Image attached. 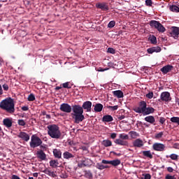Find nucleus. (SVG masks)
<instances>
[{"label":"nucleus","mask_w":179,"mask_h":179,"mask_svg":"<svg viewBox=\"0 0 179 179\" xmlns=\"http://www.w3.org/2000/svg\"><path fill=\"white\" fill-rule=\"evenodd\" d=\"M155 110L152 107H148L146 101H141L138 103L137 113H155Z\"/></svg>","instance_id":"7ed1b4c3"},{"label":"nucleus","mask_w":179,"mask_h":179,"mask_svg":"<svg viewBox=\"0 0 179 179\" xmlns=\"http://www.w3.org/2000/svg\"><path fill=\"white\" fill-rule=\"evenodd\" d=\"M53 156H55V159H62V152H61V150L55 148L53 150Z\"/></svg>","instance_id":"aec40b11"},{"label":"nucleus","mask_w":179,"mask_h":179,"mask_svg":"<svg viewBox=\"0 0 179 179\" xmlns=\"http://www.w3.org/2000/svg\"><path fill=\"white\" fill-rule=\"evenodd\" d=\"M0 108L7 113H15V101L9 97L2 100L0 103Z\"/></svg>","instance_id":"f257e3e1"},{"label":"nucleus","mask_w":179,"mask_h":179,"mask_svg":"<svg viewBox=\"0 0 179 179\" xmlns=\"http://www.w3.org/2000/svg\"><path fill=\"white\" fill-rule=\"evenodd\" d=\"M148 40L149 41H150L151 44H157V38H156V36H155V35L150 36Z\"/></svg>","instance_id":"7c9ffc66"},{"label":"nucleus","mask_w":179,"mask_h":179,"mask_svg":"<svg viewBox=\"0 0 179 179\" xmlns=\"http://www.w3.org/2000/svg\"><path fill=\"white\" fill-rule=\"evenodd\" d=\"M113 94L115 97H117V99H122V97H124V92H122V91L120 90L113 91Z\"/></svg>","instance_id":"412c9836"},{"label":"nucleus","mask_w":179,"mask_h":179,"mask_svg":"<svg viewBox=\"0 0 179 179\" xmlns=\"http://www.w3.org/2000/svg\"><path fill=\"white\" fill-rule=\"evenodd\" d=\"M167 171H169V173H173L174 171V169L172 167L169 166L167 168Z\"/></svg>","instance_id":"052dcab7"},{"label":"nucleus","mask_w":179,"mask_h":179,"mask_svg":"<svg viewBox=\"0 0 179 179\" xmlns=\"http://www.w3.org/2000/svg\"><path fill=\"white\" fill-rule=\"evenodd\" d=\"M110 153H113V155H115V156H121V153H117V152H114V151H112V152H110Z\"/></svg>","instance_id":"e2e57ef3"},{"label":"nucleus","mask_w":179,"mask_h":179,"mask_svg":"<svg viewBox=\"0 0 179 179\" xmlns=\"http://www.w3.org/2000/svg\"><path fill=\"white\" fill-rule=\"evenodd\" d=\"M40 146V149H41V150H44V149H45V146H44V145H39Z\"/></svg>","instance_id":"0e129e2a"},{"label":"nucleus","mask_w":179,"mask_h":179,"mask_svg":"<svg viewBox=\"0 0 179 179\" xmlns=\"http://www.w3.org/2000/svg\"><path fill=\"white\" fill-rule=\"evenodd\" d=\"M36 100V96H34V94H30L28 96V101H34Z\"/></svg>","instance_id":"a19ab883"},{"label":"nucleus","mask_w":179,"mask_h":179,"mask_svg":"<svg viewBox=\"0 0 179 179\" xmlns=\"http://www.w3.org/2000/svg\"><path fill=\"white\" fill-rule=\"evenodd\" d=\"M110 164L114 166V167H117V166H120L121 164V160L120 159H114L110 161Z\"/></svg>","instance_id":"f704fd0d"},{"label":"nucleus","mask_w":179,"mask_h":179,"mask_svg":"<svg viewBox=\"0 0 179 179\" xmlns=\"http://www.w3.org/2000/svg\"><path fill=\"white\" fill-rule=\"evenodd\" d=\"M108 52H109L110 54H115V50L113 48H108Z\"/></svg>","instance_id":"8fccbe9b"},{"label":"nucleus","mask_w":179,"mask_h":179,"mask_svg":"<svg viewBox=\"0 0 179 179\" xmlns=\"http://www.w3.org/2000/svg\"><path fill=\"white\" fill-rule=\"evenodd\" d=\"M169 10L171 12H175L176 13H178L179 12V7L176 5L170 6Z\"/></svg>","instance_id":"2f4dec72"},{"label":"nucleus","mask_w":179,"mask_h":179,"mask_svg":"<svg viewBox=\"0 0 179 179\" xmlns=\"http://www.w3.org/2000/svg\"><path fill=\"white\" fill-rule=\"evenodd\" d=\"M150 178H152V176L149 173L145 174L144 176V179H150Z\"/></svg>","instance_id":"bf43d9fd"},{"label":"nucleus","mask_w":179,"mask_h":179,"mask_svg":"<svg viewBox=\"0 0 179 179\" xmlns=\"http://www.w3.org/2000/svg\"><path fill=\"white\" fill-rule=\"evenodd\" d=\"M142 153L143 155L145 156V157H148L149 159H153V155H152L150 150L143 151Z\"/></svg>","instance_id":"c756f323"},{"label":"nucleus","mask_w":179,"mask_h":179,"mask_svg":"<svg viewBox=\"0 0 179 179\" xmlns=\"http://www.w3.org/2000/svg\"><path fill=\"white\" fill-rule=\"evenodd\" d=\"M165 179H177V178H176V176H174L166 175L165 177Z\"/></svg>","instance_id":"3c124183"},{"label":"nucleus","mask_w":179,"mask_h":179,"mask_svg":"<svg viewBox=\"0 0 179 179\" xmlns=\"http://www.w3.org/2000/svg\"><path fill=\"white\" fill-rule=\"evenodd\" d=\"M108 108L110 111H115L116 110H118V106H108Z\"/></svg>","instance_id":"de8ad7c7"},{"label":"nucleus","mask_w":179,"mask_h":179,"mask_svg":"<svg viewBox=\"0 0 179 179\" xmlns=\"http://www.w3.org/2000/svg\"><path fill=\"white\" fill-rule=\"evenodd\" d=\"M102 145L103 146H105V148H110V146H113V142L108 139L103 140L102 141Z\"/></svg>","instance_id":"cd10ccee"},{"label":"nucleus","mask_w":179,"mask_h":179,"mask_svg":"<svg viewBox=\"0 0 179 179\" xmlns=\"http://www.w3.org/2000/svg\"><path fill=\"white\" fill-rule=\"evenodd\" d=\"M83 150H87V148L86 146L82 147Z\"/></svg>","instance_id":"774afa93"},{"label":"nucleus","mask_w":179,"mask_h":179,"mask_svg":"<svg viewBox=\"0 0 179 179\" xmlns=\"http://www.w3.org/2000/svg\"><path fill=\"white\" fill-rule=\"evenodd\" d=\"M22 111H28L29 110V106H22Z\"/></svg>","instance_id":"680f3d73"},{"label":"nucleus","mask_w":179,"mask_h":179,"mask_svg":"<svg viewBox=\"0 0 179 179\" xmlns=\"http://www.w3.org/2000/svg\"><path fill=\"white\" fill-rule=\"evenodd\" d=\"M114 26H115V21H114V20L110 21L108 24V27H109V29H113V27H114Z\"/></svg>","instance_id":"37998d69"},{"label":"nucleus","mask_w":179,"mask_h":179,"mask_svg":"<svg viewBox=\"0 0 179 179\" xmlns=\"http://www.w3.org/2000/svg\"><path fill=\"white\" fill-rule=\"evenodd\" d=\"M96 8H97V9H101V10H103V12H107V10H109L110 9L108 3L106 2L97 3L96 4Z\"/></svg>","instance_id":"6e6552de"},{"label":"nucleus","mask_w":179,"mask_h":179,"mask_svg":"<svg viewBox=\"0 0 179 179\" xmlns=\"http://www.w3.org/2000/svg\"><path fill=\"white\" fill-rule=\"evenodd\" d=\"M43 173L47 174V176H49L50 177H52L53 178L56 177L55 173L48 170V169H45L44 171H43Z\"/></svg>","instance_id":"c85d7f7f"},{"label":"nucleus","mask_w":179,"mask_h":179,"mask_svg":"<svg viewBox=\"0 0 179 179\" xmlns=\"http://www.w3.org/2000/svg\"><path fill=\"white\" fill-rule=\"evenodd\" d=\"M145 120L147 121V122H150V124H154L155 121V117L153 116H147L145 117Z\"/></svg>","instance_id":"72a5a7b5"},{"label":"nucleus","mask_w":179,"mask_h":179,"mask_svg":"<svg viewBox=\"0 0 179 179\" xmlns=\"http://www.w3.org/2000/svg\"><path fill=\"white\" fill-rule=\"evenodd\" d=\"M3 90H6V92H8V90H9V86L7 84H3Z\"/></svg>","instance_id":"864d4df0"},{"label":"nucleus","mask_w":179,"mask_h":179,"mask_svg":"<svg viewBox=\"0 0 179 179\" xmlns=\"http://www.w3.org/2000/svg\"><path fill=\"white\" fill-rule=\"evenodd\" d=\"M73 113H83V108L80 105H73L71 107Z\"/></svg>","instance_id":"f3484780"},{"label":"nucleus","mask_w":179,"mask_h":179,"mask_svg":"<svg viewBox=\"0 0 179 179\" xmlns=\"http://www.w3.org/2000/svg\"><path fill=\"white\" fill-rule=\"evenodd\" d=\"M103 122H111L114 121V118H113V116L110 115H103L102 117Z\"/></svg>","instance_id":"5701e85b"},{"label":"nucleus","mask_w":179,"mask_h":179,"mask_svg":"<svg viewBox=\"0 0 179 179\" xmlns=\"http://www.w3.org/2000/svg\"><path fill=\"white\" fill-rule=\"evenodd\" d=\"M59 110L63 113H71L72 112V106L69 105V103H64L60 105Z\"/></svg>","instance_id":"0eeeda50"},{"label":"nucleus","mask_w":179,"mask_h":179,"mask_svg":"<svg viewBox=\"0 0 179 179\" xmlns=\"http://www.w3.org/2000/svg\"><path fill=\"white\" fill-rule=\"evenodd\" d=\"M152 149L154 150H156L157 152H164V149H166V145L160 143H155L152 145Z\"/></svg>","instance_id":"1a4fd4ad"},{"label":"nucleus","mask_w":179,"mask_h":179,"mask_svg":"<svg viewBox=\"0 0 179 179\" xmlns=\"http://www.w3.org/2000/svg\"><path fill=\"white\" fill-rule=\"evenodd\" d=\"M129 135L132 139H136V138H138L139 136V133L136 131H130Z\"/></svg>","instance_id":"c9c22d12"},{"label":"nucleus","mask_w":179,"mask_h":179,"mask_svg":"<svg viewBox=\"0 0 179 179\" xmlns=\"http://www.w3.org/2000/svg\"><path fill=\"white\" fill-rule=\"evenodd\" d=\"M116 145H120V146H128V141L122 139H116L114 141Z\"/></svg>","instance_id":"4be33fe9"},{"label":"nucleus","mask_w":179,"mask_h":179,"mask_svg":"<svg viewBox=\"0 0 179 179\" xmlns=\"http://www.w3.org/2000/svg\"><path fill=\"white\" fill-rule=\"evenodd\" d=\"M95 167L98 169V170H104V165L101 163H96Z\"/></svg>","instance_id":"ea45409f"},{"label":"nucleus","mask_w":179,"mask_h":179,"mask_svg":"<svg viewBox=\"0 0 179 179\" xmlns=\"http://www.w3.org/2000/svg\"><path fill=\"white\" fill-rule=\"evenodd\" d=\"M163 135H164L163 131H161V132L155 135V139H160L161 138H163Z\"/></svg>","instance_id":"c03bdc74"},{"label":"nucleus","mask_w":179,"mask_h":179,"mask_svg":"<svg viewBox=\"0 0 179 179\" xmlns=\"http://www.w3.org/2000/svg\"><path fill=\"white\" fill-rule=\"evenodd\" d=\"M159 122L160 124H164V122H166V119L164 117H160Z\"/></svg>","instance_id":"13d9d810"},{"label":"nucleus","mask_w":179,"mask_h":179,"mask_svg":"<svg viewBox=\"0 0 179 179\" xmlns=\"http://www.w3.org/2000/svg\"><path fill=\"white\" fill-rule=\"evenodd\" d=\"M119 138L123 141L129 139V136L125 134H120Z\"/></svg>","instance_id":"4c0bfd02"},{"label":"nucleus","mask_w":179,"mask_h":179,"mask_svg":"<svg viewBox=\"0 0 179 179\" xmlns=\"http://www.w3.org/2000/svg\"><path fill=\"white\" fill-rule=\"evenodd\" d=\"M145 5L152 8L153 6V1L152 0H145Z\"/></svg>","instance_id":"79ce46f5"},{"label":"nucleus","mask_w":179,"mask_h":179,"mask_svg":"<svg viewBox=\"0 0 179 179\" xmlns=\"http://www.w3.org/2000/svg\"><path fill=\"white\" fill-rule=\"evenodd\" d=\"M171 122H173V124H178L179 125V117H173L171 118Z\"/></svg>","instance_id":"58836bf2"},{"label":"nucleus","mask_w":179,"mask_h":179,"mask_svg":"<svg viewBox=\"0 0 179 179\" xmlns=\"http://www.w3.org/2000/svg\"><path fill=\"white\" fill-rule=\"evenodd\" d=\"M117 117L120 120H124V118H125V115H117Z\"/></svg>","instance_id":"5fc2aeb1"},{"label":"nucleus","mask_w":179,"mask_h":179,"mask_svg":"<svg viewBox=\"0 0 179 179\" xmlns=\"http://www.w3.org/2000/svg\"><path fill=\"white\" fill-rule=\"evenodd\" d=\"M41 143H43V141L40 137L37 136L36 135L34 134L31 137V142L29 143L30 147L34 149V148H38L41 146Z\"/></svg>","instance_id":"39448f33"},{"label":"nucleus","mask_w":179,"mask_h":179,"mask_svg":"<svg viewBox=\"0 0 179 179\" xmlns=\"http://www.w3.org/2000/svg\"><path fill=\"white\" fill-rule=\"evenodd\" d=\"M36 155L38 159H40L41 160H45V159H47V155H45L44 151H43V150L37 151Z\"/></svg>","instance_id":"a211bd4d"},{"label":"nucleus","mask_w":179,"mask_h":179,"mask_svg":"<svg viewBox=\"0 0 179 179\" xmlns=\"http://www.w3.org/2000/svg\"><path fill=\"white\" fill-rule=\"evenodd\" d=\"M149 24L152 29L158 30L159 33H164V31H166V28L159 21L151 20L150 21Z\"/></svg>","instance_id":"20e7f679"},{"label":"nucleus","mask_w":179,"mask_h":179,"mask_svg":"<svg viewBox=\"0 0 179 179\" xmlns=\"http://www.w3.org/2000/svg\"><path fill=\"white\" fill-rule=\"evenodd\" d=\"M160 51H162V48L159 46H155L147 50V52L148 54H153V52H160Z\"/></svg>","instance_id":"4468645a"},{"label":"nucleus","mask_w":179,"mask_h":179,"mask_svg":"<svg viewBox=\"0 0 179 179\" xmlns=\"http://www.w3.org/2000/svg\"><path fill=\"white\" fill-rule=\"evenodd\" d=\"M133 146L134 148H142L143 146V141L141 138H137L133 142Z\"/></svg>","instance_id":"6ab92c4d"},{"label":"nucleus","mask_w":179,"mask_h":179,"mask_svg":"<svg viewBox=\"0 0 179 179\" xmlns=\"http://www.w3.org/2000/svg\"><path fill=\"white\" fill-rule=\"evenodd\" d=\"M48 134L53 139H59L61 138V131L59 127L57 124H50L48 126Z\"/></svg>","instance_id":"f03ea898"},{"label":"nucleus","mask_w":179,"mask_h":179,"mask_svg":"<svg viewBox=\"0 0 179 179\" xmlns=\"http://www.w3.org/2000/svg\"><path fill=\"white\" fill-rule=\"evenodd\" d=\"M101 163H102V164H110L111 161L103 159V160L101 161Z\"/></svg>","instance_id":"603ef678"},{"label":"nucleus","mask_w":179,"mask_h":179,"mask_svg":"<svg viewBox=\"0 0 179 179\" xmlns=\"http://www.w3.org/2000/svg\"><path fill=\"white\" fill-rule=\"evenodd\" d=\"M49 163L50 167H52L53 169H56V167H58V165L59 164L58 159H52Z\"/></svg>","instance_id":"bb28decb"},{"label":"nucleus","mask_w":179,"mask_h":179,"mask_svg":"<svg viewBox=\"0 0 179 179\" xmlns=\"http://www.w3.org/2000/svg\"><path fill=\"white\" fill-rule=\"evenodd\" d=\"M18 125H20V127H24V125H26V122L23 120H18Z\"/></svg>","instance_id":"49530a36"},{"label":"nucleus","mask_w":179,"mask_h":179,"mask_svg":"<svg viewBox=\"0 0 179 179\" xmlns=\"http://www.w3.org/2000/svg\"><path fill=\"white\" fill-rule=\"evenodd\" d=\"M18 138H20L22 139V141H24L25 142H29L30 141V136L26 133L21 131L20 134L17 135Z\"/></svg>","instance_id":"f8f14e48"},{"label":"nucleus","mask_w":179,"mask_h":179,"mask_svg":"<svg viewBox=\"0 0 179 179\" xmlns=\"http://www.w3.org/2000/svg\"><path fill=\"white\" fill-rule=\"evenodd\" d=\"M80 166L81 167H87L89 166H92V159H85L81 160Z\"/></svg>","instance_id":"2eb2a0df"},{"label":"nucleus","mask_w":179,"mask_h":179,"mask_svg":"<svg viewBox=\"0 0 179 179\" xmlns=\"http://www.w3.org/2000/svg\"><path fill=\"white\" fill-rule=\"evenodd\" d=\"M170 92H164L160 95V99L162 101H170L171 100V96H170Z\"/></svg>","instance_id":"9d476101"},{"label":"nucleus","mask_w":179,"mask_h":179,"mask_svg":"<svg viewBox=\"0 0 179 179\" xmlns=\"http://www.w3.org/2000/svg\"><path fill=\"white\" fill-rule=\"evenodd\" d=\"M145 97H147V99H153V92H149L148 94H147L145 95Z\"/></svg>","instance_id":"09e8293b"},{"label":"nucleus","mask_w":179,"mask_h":179,"mask_svg":"<svg viewBox=\"0 0 179 179\" xmlns=\"http://www.w3.org/2000/svg\"><path fill=\"white\" fill-rule=\"evenodd\" d=\"M3 124L6 128H10L12 127V120L10 118H5L3 120Z\"/></svg>","instance_id":"b1692460"},{"label":"nucleus","mask_w":179,"mask_h":179,"mask_svg":"<svg viewBox=\"0 0 179 179\" xmlns=\"http://www.w3.org/2000/svg\"><path fill=\"white\" fill-rule=\"evenodd\" d=\"M172 36L177 39L178 38L179 35V27H172V32H171Z\"/></svg>","instance_id":"dca6fc26"},{"label":"nucleus","mask_w":179,"mask_h":179,"mask_svg":"<svg viewBox=\"0 0 179 179\" xmlns=\"http://www.w3.org/2000/svg\"><path fill=\"white\" fill-rule=\"evenodd\" d=\"M170 157L171 160H178V155L176 154H171V155H166V159Z\"/></svg>","instance_id":"e433bc0d"},{"label":"nucleus","mask_w":179,"mask_h":179,"mask_svg":"<svg viewBox=\"0 0 179 179\" xmlns=\"http://www.w3.org/2000/svg\"><path fill=\"white\" fill-rule=\"evenodd\" d=\"M83 110H86L87 113L92 111V102L90 101H87L83 103Z\"/></svg>","instance_id":"9b49d317"},{"label":"nucleus","mask_w":179,"mask_h":179,"mask_svg":"<svg viewBox=\"0 0 179 179\" xmlns=\"http://www.w3.org/2000/svg\"><path fill=\"white\" fill-rule=\"evenodd\" d=\"M104 71H108V68L103 69L101 67H99V69H98L99 72H104Z\"/></svg>","instance_id":"4d7b16f0"},{"label":"nucleus","mask_w":179,"mask_h":179,"mask_svg":"<svg viewBox=\"0 0 179 179\" xmlns=\"http://www.w3.org/2000/svg\"><path fill=\"white\" fill-rule=\"evenodd\" d=\"M85 178L91 179L93 178V173L91 171H84Z\"/></svg>","instance_id":"473e14b6"},{"label":"nucleus","mask_w":179,"mask_h":179,"mask_svg":"<svg viewBox=\"0 0 179 179\" xmlns=\"http://www.w3.org/2000/svg\"><path fill=\"white\" fill-rule=\"evenodd\" d=\"M33 176L36 177V178H37L38 177V173H33Z\"/></svg>","instance_id":"69168bd1"},{"label":"nucleus","mask_w":179,"mask_h":179,"mask_svg":"<svg viewBox=\"0 0 179 179\" xmlns=\"http://www.w3.org/2000/svg\"><path fill=\"white\" fill-rule=\"evenodd\" d=\"M19 117H22V118L24 117V113H19Z\"/></svg>","instance_id":"338daca9"},{"label":"nucleus","mask_w":179,"mask_h":179,"mask_svg":"<svg viewBox=\"0 0 179 179\" xmlns=\"http://www.w3.org/2000/svg\"><path fill=\"white\" fill-rule=\"evenodd\" d=\"M111 139H115L117 138V133H112L110 134Z\"/></svg>","instance_id":"6e6d98bb"},{"label":"nucleus","mask_w":179,"mask_h":179,"mask_svg":"<svg viewBox=\"0 0 179 179\" xmlns=\"http://www.w3.org/2000/svg\"><path fill=\"white\" fill-rule=\"evenodd\" d=\"M173 68H174V66L171 65L164 66L161 69V72H162L164 75H166V73H169V72H171V71H173Z\"/></svg>","instance_id":"ddd939ff"},{"label":"nucleus","mask_w":179,"mask_h":179,"mask_svg":"<svg viewBox=\"0 0 179 179\" xmlns=\"http://www.w3.org/2000/svg\"><path fill=\"white\" fill-rule=\"evenodd\" d=\"M94 110L96 113H101L103 110V104L101 103H96L95 105H93Z\"/></svg>","instance_id":"393cba45"},{"label":"nucleus","mask_w":179,"mask_h":179,"mask_svg":"<svg viewBox=\"0 0 179 179\" xmlns=\"http://www.w3.org/2000/svg\"><path fill=\"white\" fill-rule=\"evenodd\" d=\"M62 86L64 89H71V86H69V82H66L62 84Z\"/></svg>","instance_id":"a18cd8bd"},{"label":"nucleus","mask_w":179,"mask_h":179,"mask_svg":"<svg viewBox=\"0 0 179 179\" xmlns=\"http://www.w3.org/2000/svg\"><path fill=\"white\" fill-rule=\"evenodd\" d=\"M71 115L76 124H79L85 120V116L83 115V113H72Z\"/></svg>","instance_id":"423d86ee"},{"label":"nucleus","mask_w":179,"mask_h":179,"mask_svg":"<svg viewBox=\"0 0 179 179\" xmlns=\"http://www.w3.org/2000/svg\"><path fill=\"white\" fill-rule=\"evenodd\" d=\"M63 157L64 159H66L67 160H69V159H73V157H75V155H73V154L66 151L63 153Z\"/></svg>","instance_id":"a878e982"}]
</instances>
